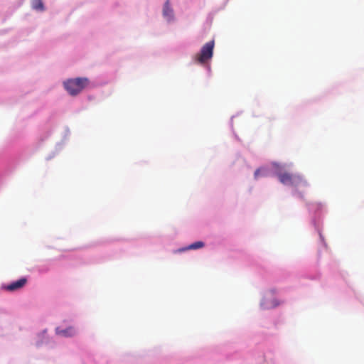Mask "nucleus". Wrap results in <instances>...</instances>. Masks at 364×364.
Wrapping results in <instances>:
<instances>
[{"instance_id": "obj_1", "label": "nucleus", "mask_w": 364, "mask_h": 364, "mask_svg": "<svg viewBox=\"0 0 364 364\" xmlns=\"http://www.w3.org/2000/svg\"><path fill=\"white\" fill-rule=\"evenodd\" d=\"M88 82L87 78L77 77L64 82V87L70 95L75 96L79 94L88 85Z\"/></svg>"}, {"instance_id": "obj_2", "label": "nucleus", "mask_w": 364, "mask_h": 364, "mask_svg": "<svg viewBox=\"0 0 364 364\" xmlns=\"http://www.w3.org/2000/svg\"><path fill=\"white\" fill-rule=\"evenodd\" d=\"M277 176L279 181L286 186H297L303 182V178L299 175L287 171H278L277 172Z\"/></svg>"}, {"instance_id": "obj_3", "label": "nucleus", "mask_w": 364, "mask_h": 364, "mask_svg": "<svg viewBox=\"0 0 364 364\" xmlns=\"http://www.w3.org/2000/svg\"><path fill=\"white\" fill-rule=\"evenodd\" d=\"M214 46V41L206 43L196 55V60L199 63H204L210 60L213 56Z\"/></svg>"}, {"instance_id": "obj_4", "label": "nucleus", "mask_w": 364, "mask_h": 364, "mask_svg": "<svg viewBox=\"0 0 364 364\" xmlns=\"http://www.w3.org/2000/svg\"><path fill=\"white\" fill-rule=\"evenodd\" d=\"M56 334L64 337H72L76 334V330L73 326H69L65 329H62L60 327L55 328Z\"/></svg>"}, {"instance_id": "obj_5", "label": "nucleus", "mask_w": 364, "mask_h": 364, "mask_svg": "<svg viewBox=\"0 0 364 364\" xmlns=\"http://www.w3.org/2000/svg\"><path fill=\"white\" fill-rule=\"evenodd\" d=\"M27 282L26 278H21L20 279L6 286V289L8 291H13L22 288Z\"/></svg>"}, {"instance_id": "obj_6", "label": "nucleus", "mask_w": 364, "mask_h": 364, "mask_svg": "<svg viewBox=\"0 0 364 364\" xmlns=\"http://www.w3.org/2000/svg\"><path fill=\"white\" fill-rule=\"evenodd\" d=\"M163 14L164 17L167 18L168 20H171L173 18V10L171 9L169 6L168 1H166L164 4Z\"/></svg>"}, {"instance_id": "obj_7", "label": "nucleus", "mask_w": 364, "mask_h": 364, "mask_svg": "<svg viewBox=\"0 0 364 364\" xmlns=\"http://www.w3.org/2000/svg\"><path fill=\"white\" fill-rule=\"evenodd\" d=\"M32 7L36 10L43 11L44 6L41 0H33Z\"/></svg>"}, {"instance_id": "obj_8", "label": "nucleus", "mask_w": 364, "mask_h": 364, "mask_svg": "<svg viewBox=\"0 0 364 364\" xmlns=\"http://www.w3.org/2000/svg\"><path fill=\"white\" fill-rule=\"evenodd\" d=\"M203 246H204V243L203 242L198 241V242H196L190 245L187 247V250H196V249L201 248Z\"/></svg>"}, {"instance_id": "obj_9", "label": "nucleus", "mask_w": 364, "mask_h": 364, "mask_svg": "<svg viewBox=\"0 0 364 364\" xmlns=\"http://www.w3.org/2000/svg\"><path fill=\"white\" fill-rule=\"evenodd\" d=\"M260 169H257L255 172V178H257L259 177V173H260Z\"/></svg>"}]
</instances>
